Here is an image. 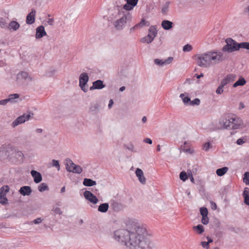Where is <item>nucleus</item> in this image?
<instances>
[{
    "label": "nucleus",
    "instance_id": "f8f14e48",
    "mask_svg": "<svg viewBox=\"0 0 249 249\" xmlns=\"http://www.w3.org/2000/svg\"><path fill=\"white\" fill-rule=\"evenodd\" d=\"M84 196L87 200L94 204H97L98 202L97 197L89 191H85Z\"/></svg>",
    "mask_w": 249,
    "mask_h": 249
},
{
    "label": "nucleus",
    "instance_id": "e433bc0d",
    "mask_svg": "<svg viewBox=\"0 0 249 249\" xmlns=\"http://www.w3.org/2000/svg\"><path fill=\"white\" fill-rule=\"evenodd\" d=\"M99 105L98 104H92L89 107V110L96 113L99 110Z\"/></svg>",
    "mask_w": 249,
    "mask_h": 249
},
{
    "label": "nucleus",
    "instance_id": "423d86ee",
    "mask_svg": "<svg viewBox=\"0 0 249 249\" xmlns=\"http://www.w3.org/2000/svg\"><path fill=\"white\" fill-rule=\"evenodd\" d=\"M226 44L222 49V52L232 53L239 50V43L231 38H227L225 40Z\"/></svg>",
    "mask_w": 249,
    "mask_h": 249
},
{
    "label": "nucleus",
    "instance_id": "49530a36",
    "mask_svg": "<svg viewBox=\"0 0 249 249\" xmlns=\"http://www.w3.org/2000/svg\"><path fill=\"white\" fill-rule=\"evenodd\" d=\"M52 166L56 167L58 170H60V165H59V161L57 160H52Z\"/></svg>",
    "mask_w": 249,
    "mask_h": 249
},
{
    "label": "nucleus",
    "instance_id": "4d7b16f0",
    "mask_svg": "<svg viewBox=\"0 0 249 249\" xmlns=\"http://www.w3.org/2000/svg\"><path fill=\"white\" fill-rule=\"evenodd\" d=\"M42 221V219L41 218H37L33 220V222L35 224H38L40 223Z\"/></svg>",
    "mask_w": 249,
    "mask_h": 249
},
{
    "label": "nucleus",
    "instance_id": "a18cd8bd",
    "mask_svg": "<svg viewBox=\"0 0 249 249\" xmlns=\"http://www.w3.org/2000/svg\"><path fill=\"white\" fill-rule=\"evenodd\" d=\"M200 103V100L198 98H196L194 100L190 101V106H195V105H199Z\"/></svg>",
    "mask_w": 249,
    "mask_h": 249
},
{
    "label": "nucleus",
    "instance_id": "4be33fe9",
    "mask_svg": "<svg viewBox=\"0 0 249 249\" xmlns=\"http://www.w3.org/2000/svg\"><path fill=\"white\" fill-rule=\"evenodd\" d=\"M173 60V57H169L164 61H163L161 59L156 58L154 59V61L155 64L160 66H162L164 65L169 64L170 63H171Z\"/></svg>",
    "mask_w": 249,
    "mask_h": 249
},
{
    "label": "nucleus",
    "instance_id": "a19ab883",
    "mask_svg": "<svg viewBox=\"0 0 249 249\" xmlns=\"http://www.w3.org/2000/svg\"><path fill=\"white\" fill-rule=\"evenodd\" d=\"M200 214L202 216H207L208 214V211L206 207H201L199 209Z\"/></svg>",
    "mask_w": 249,
    "mask_h": 249
},
{
    "label": "nucleus",
    "instance_id": "de8ad7c7",
    "mask_svg": "<svg viewBox=\"0 0 249 249\" xmlns=\"http://www.w3.org/2000/svg\"><path fill=\"white\" fill-rule=\"evenodd\" d=\"M52 211L55 214H62V211L59 207H53Z\"/></svg>",
    "mask_w": 249,
    "mask_h": 249
},
{
    "label": "nucleus",
    "instance_id": "f257e3e1",
    "mask_svg": "<svg viewBox=\"0 0 249 249\" xmlns=\"http://www.w3.org/2000/svg\"><path fill=\"white\" fill-rule=\"evenodd\" d=\"M146 234L145 228L134 225L130 230L121 229L115 231L114 237L131 249H153L154 244Z\"/></svg>",
    "mask_w": 249,
    "mask_h": 249
},
{
    "label": "nucleus",
    "instance_id": "c03bdc74",
    "mask_svg": "<svg viewBox=\"0 0 249 249\" xmlns=\"http://www.w3.org/2000/svg\"><path fill=\"white\" fill-rule=\"evenodd\" d=\"M124 147L129 151L133 152H136V151L134 150V146L132 143H130L128 145L124 144Z\"/></svg>",
    "mask_w": 249,
    "mask_h": 249
},
{
    "label": "nucleus",
    "instance_id": "5701e85b",
    "mask_svg": "<svg viewBox=\"0 0 249 249\" xmlns=\"http://www.w3.org/2000/svg\"><path fill=\"white\" fill-rule=\"evenodd\" d=\"M162 28L165 30H171L173 27V22L168 20H163L161 23Z\"/></svg>",
    "mask_w": 249,
    "mask_h": 249
},
{
    "label": "nucleus",
    "instance_id": "20e7f679",
    "mask_svg": "<svg viewBox=\"0 0 249 249\" xmlns=\"http://www.w3.org/2000/svg\"><path fill=\"white\" fill-rule=\"evenodd\" d=\"M5 155L12 162L15 164H19L23 162L24 155L21 151L12 146L7 147Z\"/></svg>",
    "mask_w": 249,
    "mask_h": 249
},
{
    "label": "nucleus",
    "instance_id": "c85d7f7f",
    "mask_svg": "<svg viewBox=\"0 0 249 249\" xmlns=\"http://www.w3.org/2000/svg\"><path fill=\"white\" fill-rule=\"evenodd\" d=\"M171 4V2L167 1L163 5L161 10V13L163 15H167L169 11V5Z\"/></svg>",
    "mask_w": 249,
    "mask_h": 249
},
{
    "label": "nucleus",
    "instance_id": "a878e982",
    "mask_svg": "<svg viewBox=\"0 0 249 249\" xmlns=\"http://www.w3.org/2000/svg\"><path fill=\"white\" fill-rule=\"evenodd\" d=\"M109 208V204L108 203H104L101 204L98 207V211L99 212L105 213L107 212Z\"/></svg>",
    "mask_w": 249,
    "mask_h": 249
},
{
    "label": "nucleus",
    "instance_id": "393cba45",
    "mask_svg": "<svg viewBox=\"0 0 249 249\" xmlns=\"http://www.w3.org/2000/svg\"><path fill=\"white\" fill-rule=\"evenodd\" d=\"M92 84L94 85L96 89H101L106 87V85L104 84V82L101 80H97L93 82Z\"/></svg>",
    "mask_w": 249,
    "mask_h": 249
},
{
    "label": "nucleus",
    "instance_id": "f03ea898",
    "mask_svg": "<svg viewBox=\"0 0 249 249\" xmlns=\"http://www.w3.org/2000/svg\"><path fill=\"white\" fill-rule=\"evenodd\" d=\"M195 56L197 57L198 65L204 68L218 64L224 60L223 53L217 51H209L200 54H196Z\"/></svg>",
    "mask_w": 249,
    "mask_h": 249
},
{
    "label": "nucleus",
    "instance_id": "dca6fc26",
    "mask_svg": "<svg viewBox=\"0 0 249 249\" xmlns=\"http://www.w3.org/2000/svg\"><path fill=\"white\" fill-rule=\"evenodd\" d=\"M36 13V10L34 9H32L31 11L27 15L26 19L27 24L31 25L35 22Z\"/></svg>",
    "mask_w": 249,
    "mask_h": 249
},
{
    "label": "nucleus",
    "instance_id": "0eeeda50",
    "mask_svg": "<svg viewBox=\"0 0 249 249\" xmlns=\"http://www.w3.org/2000/svg\"><path fill=\"white\" fill-rule=\"evenodd\" d=\"M148 34L141 39V42L143 43L152 42L157 35V30L154 26H151L148 29Z\"/></svg>",
    "mask_w": 249,
    "mask_h": 249
},
{
    "label": "nucleus",
    "instance_id": "bb28decb",
    "mask_svg": "<svg viewBox=\"0 0 249 249\" xmlns=\"http://www.w3.org/2000/svg\"><path fill=\"white\" fill-rule=\"evenodd\" d=\"M179 97L181 98L185 105H190L191 99L188 96V93H181L179 95Z\"/></svg>",
    "mask_w": 249,
    "mask_h": 249
},
{
    "label": "nucleus",
    "instance_id": "5fc2aeb1",
    "mask_svg": "<svg viewBox=\"0 0 249 249\" xmlns=\"http://www.w3.org/2000/svg\"><path fill=\"white\" fill-rule=\"evenodd\" d=\"M201 245L203 247V248H205L206 249H208L210 247V245L208 244V243H207L206 241H202L201 242Z\"/></svg>",
    "mask_w": 249,
    "mask_h": 249
},
{
    "label": "nucleus",
    "instance_id": "cd10ccee",
    "mask_svg": "<svg viewBox=\"0 0 249 249\" xmlns=\"http://www.w3.org/2000/svg\"><path fill=\"white\" fill-rule=\"evenodd\" d=\"M83 184L85 186L91 187L95 185L96 182L90 178H85L83 180Z\"/></svg>",
    "mask_w": 249,
    "mask_h": 249
},
{
    "label": "nucleus",
    "instance_id": "f704fd0d",
    "mask_svg": "<svg viewBox=\"0 0 249 249\" xmlns=\"http://www.w3.org/2000/svg\"><path fill=\"white\" fill-rule=\"evenodd\" d=\"M9 187L8 185H4L0 189V195L6 196V193L9 191Z\"/></svg>",
    "mask_w": 249,
    "mask_h": 249
},
{
    "label": "nucleus",
    "instance_id": "39448f33",
    "mask_svg": "<svg viewBox=\"0 0 249 249\" xmlns=\"http://www.w3.org/2000/svg\"><path fill=\"white\" fill-rule=\"evenodd\" d=\"M236 118L229 114H225L220 118L219 124L224 128L226 129H237L238 126L235 125L234 121Z\"/></svg>",
    "mask_w": 249,
    "mask_h": 249
},
{
    "label": "nucleus",
    "instance_id": "a211bd4d",
    "mask_svg": "<svg viewBox=\"0 0 249 249\" xmlns=\"http://www.w3.org/2000/svg\"><path fill=\"white\" fill-rule=\"evenodd\" d=\"M20 194L23 196H29L31 195L32 190L30 186H23L20 187L18 191Z\"/></svg>",
    "mask_w": 249,
    "mask_h": 249
},
{
    "label": "nucleus",
    "instance_id": "2f4dec72",
    "mask_svg": "<svg viewBox=\"0 0 249 249\" xmlns=\"http://www.w3.org/2000/svg\"><path fill=\"white\" fill-rule=\"evenodd\" d=\"M19 95L18 93L12 94L9 95V98H7L8 100H9V102H11V103H15L16 101L15 100L16 99L18 98Z\"/></svg>",
    "mask_w": 249,
    "mask_h": 249
},
{
    "label": "nucleus",
    "instance_id": "79ce46f5",
    "mask_svg": "<svg viewBox=\"0 0 249 249\" xmlns=\"http://www.w3.org/2000/svg\"><path fill=\"white\" fill-rule=\"evenodd\" d=\"M243 180L247 185H249V172H246L244 173Z\"/></svg>",
    "mask_w": 249,
    "mask_h": 249
},
{
    "label": "nucleus",
    "instance_id": "aec40b11",
    "mask_svg": "<svg viewBox=\"0 0 249 249\" xmlns=\"http://www.w3.org/2000/svg\"><path fill=\"white\" fill-rule=\"evenodd\" d=\"M135 174L138 177L139 181L142 184L146 183V178L144 176L142 170L139 168H137L135 171Z\"/></svg>",
    "mask_w": 249,
    "mask_h": 249
},
{
    "label": "nucleus",
    "instance_id": "6e6552de",
    "mask_svg": "<svg viewBox=\"0 0 249 249\" xmlns=\"http://www.w3.org/2000/svg\"><path fill=\"white\" fill-rule=\"evenodd\" d=\"M66 161L67 162L66 168L68 172L76 174H80L82 172V168L80 166L74 164L71 159L68 158Z\"/></svg>",
    "mask_w": 249,
    "mask_h": 249
},
{
    "label": "nucleus",
    "instance_id": "680f3d73",
    "mask_svg": "<svg viewBox=\"0 0 249 249\" xmlns=\"http://www.w3.org/2000/svg\"><path fill=\"white\" fill-rule=\"evenodd\" d=\"M9 102V100L7 99L1 100L0 101V105H5Z\"/></svg>",
    "mask_w": 249,
    "mask_h": 249
},
{
    "label": "nucleus",
    "instance_id": "37998d69",
    "mask_svg": "<svg viewBox=\"0 0 249 249\" xmlns=\"http://www.w3.org/2000/svg\"><path fill=\"white\" fill-rule=\"evenodd\" d=\"M193 50V47L190 44H187L183 47V51L184 52H189Z\"/></svg>",
    "mask_w": 249,
    "mask_h": 249
},
{
    "label": "nucleus",
    "instance_id": "603ef678",
    "mask_svg": "<svg viewBox=\"0 0 249 249\" xmlns=\"http://www.w3.org/2000/svg\"><path fill=\"white\" fill-rule=\"evenodd\" d=\"M7 24L6 22L5 21V19H4L3 18H1V19L0 20V26L1 28H4L7 27Z\"/></svg>",
    "mask_w": 249,
    "mask_h": 249
},
{
    "label": "nucleus",
    "instance_id": "58836bf2",
    "mask_svg": "<svg viewBox=\"0 0 249 249\" xmlns=\"http://www.w3.org/2000/svg\"><path fill=\"white\" fill-rule=\"evenodd\" d=\"M239 50L240 49H244L249 50V42H243L239 43Z\"/></svg>",
    "mask_w": 249,
    "mask_h": 249
},
{
    "label": "nucleus",
    "instance_id": "bf43d9fd",
    "mask_svg": "<svg viewBox=\"0 0 249 249\" xmlns=\"http://www.w3.org/2000/svg\"><path fill=\"white\" fill-rule=\"evenodd\" d=\"M224 91L223 89H221L220 87H218L216 90V93L217 94H221Z\"/></svg>",
    "mask_w": 249,
    "mask_h": 249
},
{
    "label": "nucleus",
    "instance_id": "7c9ffc66",
    "mask_svg": "<svg viewBox=\"0 0 249 249\" xmlns=\"http://www.w3.org/2000/svg\"><path fill=\"white\" fill-rule=\"evenodd\" d=\"M9 27L14 31L17 30L20 27L19 24L16 21L13 20L9 24Z\"/></svg>",
    "mask_w": 249,
    "mask_h": 249
},
{
    "label": "nucleus",
    "instance_id": "1a4fd4ad",
    "mask_svg": "<svg viewBox=\"0 0 249 249\" xmlns=\"http://www.w3.org/2000/svg\"><path fill=\"white\" fill-rule=\"evenodd\" d=\"M89 80V76L87 73L83 72L81 73L79 78V86L84 92H87L88 91V89L86 88V86L87 85Z\"/></svg>",
    "mask_w": 249,
    "mask_h": 249
},
{
    "label": "nucleus",
    "instance_id": "e2e57ef3",
    "mask_svg": "<svg viewBox=\"0 0 249 249\" xmlns=\"http://www.w3.org/2000/svg\"><path fill=\"white\" fill-rule=\"evenodd\" d=\"M244 108H245V105H244V103L242 102H240L239 103V105L238 109L239 110H241L242 109H243Z\"/></svg>",
    "mask_w": 249,
    "mask_h": 249
},
{
    "label": "nucleus",
    "instance_id": "7ed1b4c3",
    "mask_svg": "<svg viewBox=\"0 0 249 249\" xmlns=\"http://www.w3.org/2000/svg\"><path fill=\"white\" fill-rule=\"evenodd\" d=\"M119 16L122 15L120 18L117 19L114 23L115 29L118 31L123 30L125 26L130 27L133 20V16L131 13L128 11H123L122 13L119 12Z\"/></svg>",
    "mask_w": 249,
    "mask_h": 249
},
{
    "label": "nucleus",
    "instance_id": "72a5a7b5",
    "mask_svg": "<svg viewBox=\"0 0 249 249\" xmlns=\"http://www.w3.org/2000/svg\"><path fill=\"white\" fill-rule=\"evenodd\" d=\"M193 228L194 230L196 231L199 234H202L204 231V227L201 224H198L196 226H194Z\"/></svg>",
    "mask_w": 249,
    "mask_h": 249
},
{
    "label": "nucleus",
    "instance_id": "13d9d810",
    "mask_svg": "<svg viewBox=\"0 0 249 249\" xmlns=\"http://www.w3.org/2000/svg\"><path fill=\"white\" fill-rule=\"evenodd\" d=\"M249 195V188L248 187H245L244 188L243 196Z\"/></svg>",
    "mask_w": 249,
    "mask_h": 249
},
{
    "label": "nucleus",
    "instance_id": "9b49d317",
    "mask_svg": "<svg viewBox=\"0 0 249 249\" xmlns=\"http://www.w3.org/2000/svg\"><path fill=\"white\" fill-rule=\"evenodd\" d=\"M150 24L149 21H146L144 18H142L139 23L136 24L134 26L130 28L129 33L132 34L134 33L136 30L140 29L143 28L144 26H149Z\"/></svg>",
    "mask_w": 249,
    "mask_h": 249
},
{
    "label": "nucleus",
    "instance_id": "9d476101",
    "mask_svg": "<svg viewBox=\"0 0 249 249\" xmlns=\"http://www.w3.org/2000/svg\"><path fill=\"white\" fill-rule=\"evenodd\" d=\"M32 115H34L33 113L29 112V113H24L22 115L18 117L15 120L13 121L12 124V126L15 127L18 125L24 123L25 121H28Z\"/></svg>",
    "mask_w": 249,
    "mask_h": 249
},
{
    "label": "nucleus",
    "instance_id": "6ab92c4d",
    "mask_svg": "<svg viewBox=\"0 0 249 249\" xmlns=\"http://www.w3.org/2000/svg\"><path fill=\"white\" fill-rule=\"evenodd\" d=\"M31 174L34 178V181L36 183H40L42 180L41 174L37 171L32 170L31 171Z\"/></svg>",
    "mask_w": 249,
    "mask_h": 249
},
{
    "label": "nucleus",
    "instance_id": "774afa93",
    "mask_svg": "<svg viewBox=\"0 0 249 249\" xmlns=\"http://www.w3.org/2000/svg\"><path fill=\"white\" fill-rule=\"evenodd\" d=\"M196 77L197 79H199L201 77H203V74L202 73H201L200 74H196Z\"/></svg>",
    "mask_w": 249,
    "mask_h": 249
},
{
    "label": "nucleus",
    "instance_id": "052dcab7",
    "mask_svg": "<svg viewBox=\"0 0 249 249\" xmlns=\"http://www.w3.org/2000/svg\"><path fill=\"white\" fill-rule=\"evenodd\" d=\"M143 142L150 144H151L152 143V140L148 138H146L145 139H144Z\"/></svg>",
    "mask_w": 249,
    "mask_h": 249
},
{
    "label": "nucleus",
    "instance_id": "6e6d98bb",
    "mask_svg": "<svg viewBox=\"0 0 249 249\" xmlns=\"http://www.w3.org/2000/svg\"><path fill=\"white\" fill-rule=\"evenodd\" d=\"M245 142L244 138L238 139L236 141V143L238 145H242Z\"/></svg>",
    "mask_w": 249,
    "mask_h": 249
},
{
    "label": "nucleus",
    "instance_id": "338daca9",
    "mask_svg": "<svg viewBox=\"0 0 249 249\" xmlns=\"http://www.w3.org/2000/svg\"><path fill=\"white\" fill-rule=\"evenodd\" d=\"M48 23L50 25H53V18H49L48 21Z\"/></svg>",
    "mask_w": 249,
    "mask_h": 249
},
{
    "label": "nucleus",
    "instance_id": "473e14b6",
    "mask_svg": "<svg viewBox=\"0 0 249 249\" xmlns=\"http://www.w3.org/2000/svg\"><path fill=\"white\" fill-rule=\"evenodd\" d=\"M38 190L40 192L49 190V187L45 183H42L38 186Z\"/></svg>",
    "mask_w": 249,
    "mask_h": 249
},
{
    "label": "nucleus",
    "instance_id": "2eb2a0df",
    "mask_svg": "<svg viewBox=\"0 0 249 249\" xmlns=\"http://www.w3.org/2000/svg\"><path fill=\"white\" fill-rule=\"evenodd\" d=\"M236 78V75L234 74H228L221 81V82L225 86H226L228 84L233 82L235 80Z\"/></svg>",
    "mask_w": 249,
    "mask_h": 249
},
{
    "label": "nucleus",
    "instance_id": "b1692460",
    "mask_svg": "<svg viewBox=\"0 0 249 249\" xmlns=\"http://www.w3.org/2000/svg\"><path fill=\"white\" fill-rule=\"evenodd\" d=\"M246 83V81L245 78L240 76L239 79L233 84L232 87L233 88H236L238 86H243Z\"/></svg>",
    "mask_w": 249,
    "mask_h": 249
},
{
    "label": "nucleus",
    "instance_id": "4468645a",
    "mask_svg": "<svg viewBox=\"0 0 249 249\" xmlns=\"http://www.w3.org/2000/svg\"><path fill=\"white\" fill-rule=\"evenodd\" d=\"M236 78V75L234 74H228L221 81V82L225 86H226L228 84L233 82L235 80Z\"/></svg>",
    "mask_w": 249,
    "mask_h": 249
},
{
    "label": "nucleus",
    "instance_id": "ddd939ff",
    "mask_svg": "<svg viewBox=\"0 0 249 249\" xmlns=\"http://www.w3.org/2000/svg\"><path fill=\"white\" fill-rule=\"evenodd\" d=\"M126 3L123 5V9L126 11L129 12L133 9L137 5L138 0H124Z\"/></svg>",
    "mask_w": 249,
    "mask_h": 249
},
{
    "label": "nucleus",
    "instance_id": "c9c22d12",
    "mask_svg": "<svg viewBox=\"0 0 249 249\" xmlns=\"http://www.w3.org/2000/svg\"><path fill=\"white\" fill-rule=\"evenodd\" d=\"M19 76H21L24 79H26L28 78L30 80V81L32 80V78L31 77H29L28 73L25 71H22L20 73L18 74V78H19Z\"/></svg>",
    "mask_w": 249,
    "mask_h": 249
},
{
    "label": "nucleus",
    "instance_id": "864d4df0",
    "mask_svg": "<svg viewBox=\"0 0 249 249\" xmlns=\"http://www.w3.org/2000/svg\"><path fill=\"white\" fill-rule=\"evenodd\" d=\"M244 198V202L247 205H249V195L243 196Z\"/></svg>",
    "mask_w": 249,
    "mask_h": 249
},
{
    "label": "nucleus",
    "instance_id": "09e8293b",
    "mask_svg": "<svg viewBox=\"0 0 249 249\" xmlns=\"http://www.w3.org/2000/svg\"><path fill=\"white\" fill-rule=\"evenodd\" d=\"M209 219L207 216H202L201 222L204 225H207L209 223Z\"/></svg>",
    "mask_w": 249,
    "mask_h": 249
},
{
    "label": "nucleus",
    "instance_id": "c756f323",
    "mask_svg": "<svg viewBox=\"0 0 249 249\" xmlns=\"http://www.w3.org/2000/svg\"><path fill=\"white\" fill-rule=\"evenodd\" d=\"M228 170L227 167L218 168L216 170V173L218 176L221 177L224 175Z\"/></svg>",
    "mask_w": 249,
    "mask_h": 249
},
{
    "label": "nucleus",
    "instance_id": "412c9836",
    "mask_svg": "<svg viewBox=\"0 0 249 249\" xmlns=\"http://www.w3.org/2000/svg\"><path fill=\"white\" fill-rule=\"evenodd\" d=\"M110 203L111 208L115 212H119L123 209V206L121 203L113 199L111 200Z\"/></svg>",
    "mask_w": 249,
    "mask_h": 249
},
{
    "label": "nucleus",
    "instance_id": "69168bd1",
    "mask_svg": "<svg viewBox=\"0 0 249 249\" xmlns=\"http://www.w3.org/2000/svg\"><path fill=\"white\" fill-rule=\"evenodd\" d=\"M211 203L212 204V209L213 210H215L217 208V205L214 202L211 201Z\"/></svg>",
    "mask_w": 249,
    "mask_h": 249
},
{
    "label": "nucleus",
    "instance_id": "ea45409f",
    "mask_svg": "<svg viewBox=\"0 0 249 249\" xmlns=\"http://www.w3.org/2000/svg\"><path fill=\"white\" fill-rule=\"evenodd\" d=\"M0 203L3 205L8 204V200L6 196L0 195Z\"/></svg>",
    "mask_w": 249,
    "mask_h": 249
},
{
    "label": "nucleus",
    "instance_id": "3c124183",
    "mask_svg": "<svg viewBox=\"0 0 249 249\" xmlns=\"http://www.w3.org/2000/svg\"><path fill=\"white\" fill-rule=\"evenodd\" d=\"M56 71L55 70H51V71H46V76L47 77H52L53 74H54V73Z\"/></svg>",
    "mask_w": 249,
    "mask_h": 249
},
{
    "label": "nucleus",
    "instance_id": "0e129e2a",
    "mask_svg": "<svg viewBox=\"0 0 249 249\" xmlns=\"http://www.w3.org/2000/svg\"><path fill=\"white\" fill-rule=\"evenodd\" d=\"M113 104H114L113 100L112 99H110L109 101V104L108 105V107L109 109L112 107Z\"/></svg>",
    "mask_w": 249,
    "mask_h": 249
},
{
    "label": "nucleus",
    "instance_id": "8fccbe9b",
    "mask_svg": "<svg viewBox=\"0 0 249 249\" xmlns=\"http://www.w3.org/2000/svg\"><path fill=\"white\" fill-rule=\"evenodd\" d=\"M211 147V144L209 142H207L203 144V149L205 151H208Z\"/></svg>",
    "mask_w": 249,
    "mask_h": 249
},
{
    "label": "nucleus",
    "instance_id": "4c0bfd02",
    "mask_svg": "<svg viewBox=\"0 0 249 249\" xmlns=\"http://www.w3.org/2000/svg\"><path fill=\"white\" fill-rule=\"evenodd\" d=\"M188 178V175L185 171H181L179 174V178L183 181H186Z\"/></svg>",
    "mask_w": 249,
    "mask_h": 249
},
{
    "label": "nucleus",
    "instance_id": "f3484780",
    "mask_svg": "<svg viewBox=\"0 0 249 249\" xmlns=\"http://www.w3.org/2000/svg\"><path fill=\"white\" fill-rule=\"evenodd\" d=\"M46 35L47 34L43 26L40 25L36 28V34L35 36L36 39H40Z\"/></svg>",
    "mask_w": 249,
    "mask_h": 249
}]
</instances>
